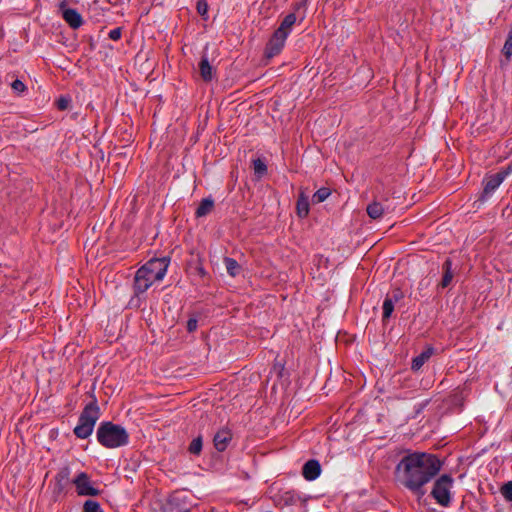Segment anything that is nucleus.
I'll list each match as a JSON object with an SVG mask.
<instances>
[{
    "instance_id": "obj_13",
    "label": "nucleus",
    "mask_w": 512,
    "mask_h": 512,
    "mask_svg": "<svg viewBox=\"0 0 512 512\" xmlns=\"http://www.w3.org/2000/svg\"><path fill=\"white\" fill-rule=\"evenodd\" d=\"M297 215L300 218H305L309 214V198L303 190L299 194L296 204Z\"/></svg>"
},
{
    "instance_id": "obj_16",
    "label": "nucleus",
    "mask_w": 512,
    "mask_h": 512,
    "mask_svg": "<svg viewBox=\"0 0 512 512\" xmlns=\"http://www.w3.org/2000/svg\"><path fill=\"white\" fill-rule=\"evenodd\" d=\"M213 206H214V201L211 198L203 199L200 202V204L196 210V216L204 217V216L208 215L212 211Z\"/></svg>"
},
{
    "instance_id": "obj_10",
    "label": "nucleus",
    "mask_w": 512,
    "mask_h": 512,
    "mask_svg": "<svg viewBox=\"0 0 512 512\" xmlns=\"http://www.w3.org/2000/svg\"><path fill=\"white\" fill-rule=\"evenodd\" d=\"M321 466L317 460L307 461L302 470L303 477L308 481H313L320 476Z\"/></svg>"
},
{
    "instance_id": "obj_5",
    "label": "nucleus",
    "mask_w": 512,
    "mask_h": 512,
    "mask_svg": "<svg viewBox=\"0 0 512 512\" xmlns=\"http://www.w3.org/2000/svg\"><path fill=\"white\" fill-rule=\"evenodd\" d=\"M453 486V478L447 474L440 476L433 485L431 495L436 502L443 506H449L451 502V489Z\"/></svg>"
},
{
    "instance_id": "obj_29",
    "label": "nucleus",
    "mask_w": 512,
    "mask_h": 512,
    "mask_svg": "<svg viewBox=\"0 0 512 512\" xmlns=\"http://www.w3.org/2000/svg\"><path fill=\"white\" fill-rule=\"evenodd\" d=\"M69 104H70V99L69 98H66V97H61L58 101H57V106L60 110H65L69 107Z\"/></svg>"
},
{
    "instance_id": "obj_4",
    "label": "nucleus",
    "mask_w": 512,
    "mask_h": 512,
    "mask_svg": "<svg viewBox=\"0 0 512 512\" xmlns=\"http://www.w3.org/2000/svg\"><path fill=\"white\" fill-rule=\"evenodd\" d=\"M99 419V408L95 404L87 405L79 417V422L74 428V433L78 438L86 439L94 429Z\"/></svg>"
},
{
    "instance_id": "obj_1",
    "label": "nucleus",
    "mask_w": 512,
    "mask_h": 512,
    "mask_svg": "<svg viewBox=\"0 0 512 512\" xmlns=\"http://www.w3.org/2000/svg\"><path fill=\"white\" fill-rule=\"evenodd\" d=\"M439 458L430 453L414 452L404 456L395 468L396 481L411 491L423 496L425 485L441 470Z\"/></svg>"
},
{
    "instance_id": "obj_6",
    "label": "nucleus",
    "mask_w": 512,
    "mask_h": 512,
    "mask_svg": "<svg viewBox=\"0 0 512 512\" xmlns=\"http://www.w3.org/2000/svg\"><path fill=\"white\" fill-rule=\"evenodd\" d=\"M286 39L287 36H285V34L275 31L266 46V56L272 58L279 54L284 47Z\"/></svg>"
},
{
    "instance_id": "obj_32",
    "label": "nucleus",
    "mask_w": 512,
    "mask_h": 512,
    "mask_svg": "<svg viewBox=\"0 0 512 512\" xmlns=\"http://www.w3.org/2000/svg\"><path fill=\"white\" fill-rule=\"evenodd\" d=\"M403 297V294L400 290H396L393 292L392 300L393 303L399 301Z\"/></svg>"
},
{
    "instance_id": "obj_21",
    "label": "nucleus",
    "mask_w": 512,
    "mask_h": 512,
    "mask_svg": "<svg viewBox=\"0 0 512 512\" xmlns=\"http://www.w3.org/2000/svg\"><path fill=\"white\" fill-rule=\"evenodd\" d=\"M394 310V303L391 298H386L383 303V320L389 319Z\"/></svg>"
},
{
    "instance_id": "obj_26",
    "label": "nucleus",
    "mask_w": 512,
    "mask_h": 512,
    "mask_svg": "<svg viewBox=\"0 0 512 512\" xmlns=\"http://www.w3.org/2000/svg\"><path fill=\"white\" fill-rule=\"evenodd\" d=\"M85 512H100V505L96 501L87 500L84 504Z\"/></svg>"
},
{
    "instance_id": "obj_25",
    "label": "nucleus",
    "mask_w": 512,
    "mask_h": 512,
    "mask_svg": "<svg viewBox=\"0 0 512 512\" xmlns=\"http://www.w3.org/2000/svg\"><path fill=\"white\" fill-rule=\"evenodd\" d=\"M503 54L509 58L512 55V30L509 32L503 46Z\"/></svg>"
},
{
    "instance_id": "obj_2",
    "label": "nucleus",
    "mask_w": 512,
    "mask_h": 512,
    "mask_svg": "<svg viewBox=\"0 0 512 512\" xmlns=\"http://www.w3.org/2000/svg\"><path fill=\"white\" fill-rule=\"evenodd\" d=\"M169 259L166 257L149 260L145 265L138 269L135 275V291L137 293L145 292L155 281L164 278Z\"/></svg>"
},
{
    "instance_id": "obj_12",
    "label": "nucleus",
    "mask_w": 512,
    "mask_h": 512,
    "mask_svg": "<svg viewBox=\"0 0 512 512\" xmlns=\"http://www.w3.org/2000/svg\"><path fill=\"white\" fill-rule=\"evenodd\" d=\"M231 440V433L227 430H221L214 436V445L218 451H224Z\"/></svg>"
},
{
    "instance_id": "obj_14",
    "label": "nucleus",
    "mask_w": 512,
    "mask_h": 512,
    "mask_svg": "<svg viewBox=\"0 0 512 512\" xmlns=\"http://www.w3.org/2000/svg\"><path fill=\"white\" fill-rule=\"evenodd\" d=\"M199 70L204 81H211L213 79L214 69L206 56H204L199 63Z\"/></svg>"
},
{
    "instance_id": "obj_9",
    "label": "nucleus",
    "mask_w": 512,
    "mask_h": 512,
    "mask_svg": "<svg viewBox=\"0 0 512 512\" xmlns=\"http://www.w3.org/2000/svg\"><path fill=\"white\" fill-rule=\"evenodd\" d=\"M506 176V173L499 172L494 175L489 176L485 179L484 184V190H483V196L487 197L491 195L503 182L504 178Z\"/></svg>"
},
{
    "instance_id": "obj_27",
    "label": "nucleus",
    "mask_w": 512,
    "mask_h": 512,
    "mask_svg": "<svg viewBox=\"0 0 512 512\" xmlns=\"http://www.w3.org/2000/svg\"><path fill=\"white\" fill-rule=\"evenodd\" d=\"M197 11L202 16H205L207 14L208 5L204 0H199L197 2Z\"/></svg>"
},
{
    "instance_id": "obj_34",
    "label": "nucleus",
    "mask_w": 512,
    "mask_h": 512,
    "mask_svg": "<svg viewBox=\"0 0 512 512\" xmlns=\"http://www.w3.org/2000/svg\"><path fill=\"white\" fill-rule=\"evenodd\" d=\"M199 273H200L201 275H204V274H205V271H204L202 268H200V269H199Z\"/></svg>"
},
{
    "instance_id": "obj_33",
    "label": "nucleus",
    "mask_w": 512,
    "mask_h": 512,
    "mask_svg": "<svg viewBox=\"0 0 512 512\" xmlns=\"http://www.w3.org/2000/svg\"><path fill=\"white\" fill-rule=\"evenodd\" d=\"M182 498H183V497H182V495H181V494H176V495L174 496V500H181Z\"/></svg>"
},
{
    "instance_id": "obj_30",
    "label": "nucleus",
    "mask_w": 512,
    "mask_h": 512,
    "mask_svg": "<svg viewBox=\"0 0 512 512\" xmlns=\"http://www.w3.org/2000/svg\"><path fill=\"white\" fill-rule=\"evenodd\" d=\"M109 38L114 40V41H117L121 38V29L120 28H115L113 30H111L109 32Z\"/></svg>"
},
{
    "instance_id": "obj_7",
    "label": "nucleus",
    "mask_w": 512,
    "mask_h": 512,
    "mask_svg": "<svg viewBox=\"0 0 512 512\" xmlns=\"http://www.w3.org/2000/svg\"><path fill=\"white\" fill-rule=\"evenodd\" d=\"M79 495L95 496L98 490L91 485L89 477L86 473H80L74 480Z\"/></svg>"
},
{
    "instance_id": "obj_28",
    "label": "nucleus",
    "mask_w": 512,
    "mask_h": 512,
    "mask_svg": "<svg viewBox=\"0 0 512 512\" xmlns=\"http://www.w3.org/2000/svg\"><path fill=\"white\" fill-rule=\"evenodd\" d=\"M11 87L17 93L23 92L26 88L24 83L18 79L12 82Z\"/></svg>"
},
{
    "instance_id": "obj_11",
    "label": "nucleus",
    "mask_w": 512,
    "mask_h": 512,
    "mask_svg": "<svg viewBox=\"0 0 512 512\" xmlns=\"http://www.w3.org/2000/svg\"><path fill=\"white\" fill-rule=\"evenodd\" d=\"M62 17L74 29H77L82 25V17L75 9H63Z\"/></svg>"
},
{
    "instance_id": "obj_15",
    "label": "nucleus",
    "mask_w": 512,
    "mask_h": 512,
    "mask_svg": "<svg viewBox=\"0 0 512 512\" xmlns=\"http://www.w3.org/2000/svg\"><path fill=\"white\" fill-rule=\"evenodd\" d=\"M296 22V15L294 13L288 14L280 24L279 28L276 30L277 32H281L288 37L293 25Z\"/></svg>"
},
{
    "instance_id": "obj_18",
    "label": "nucleus",
    "mask_w": 512,
    "mask_h": 512,
    "mask_svg": "<svg viewBox=\"0 0 512 512\" xmlns=\"http://www.w3.org/2000/svg\"><path fill=\"white\" fill-rule=\"evenodd\" d=\"M224 264H225L227 273L232 277L237 276L241 272V266L233 258H229V257L224 258Z\"/></svg>"
},
{
    "instance_id": "obj_8",
    "label": "nucleus",
    "mask_w": 512,
    "mask_h": 512,
    "mask_svg": "<svg viewBox=\"0 0 512 512\" xmlns=\"http://www.w3.org/2000/svg\"><path fill=\"white\" fill-rule=\"evenodd\" d=\"M386 202L387 199L384 201L373 200L366 208L368 216L374 220L380 219L385 212L389 211V206L385 204Z\"/></svg>"
},
{
    "instance_id": "obj_3",
    "label": "nucleus",
    "mask_w": 512,
    "mask_h": 512,
    "mask_svg": "<svg viewBox=\"0 0 512 512\" xmlns=\"http://www.w3.org/2000/svg\"><path fill=\"white\" fill-rule=\"evenodd\" d=\"M128 433L120 425L102 423L97 430V440L106 448H117L128 443Z\"/></svg>"
},
{
    "instance_id": "obj_23",
    "label": "nucleus",
    "mask_w": 512,
    "mask_h": 512,
    "mask_svg": "<svg viewBox=\"0 0 512 512\" xmlns=\"http://www.w3.org/2000/svg\"><path fill=\"white\" fill-rule=\"evenodd\" d=\"M202 449V439L200 437L194 439L189 445V452L198 455Z\"/></svg>"
},
{
    "instance_id": "obj_17",
    "label": "nucleus",
    "mask_w": 512,
    "mask_h": 512,
    "mask_svg": "<svg viewBox=\"0 0 512 512\" xmlns=\"http://www.w3.org/2000/svg\"><path fill=\"white\" fill-rule=\"evenodd\" d=\"M451 267H452V262H451V260L447 259L443 264L444 275H443L442 281L440 283L442 288H446L447 286H449L453 279V272H452Z\"/></svg>"
},
{
    "instance_id": "obj_20",
    "label": "nucleus",
    "mask_w": 512,
    "mask_h": 512,
    "mask_svg": "<svg viewBox=\"0 0 512 512\" xmlns=\"http://www.w3.org/2000/svg\"><path fill=\"white\" fill-rule=\"evenodd\" d=\"M331 194V191L329 188L322 187L318 189L314 195L312 196V202L313 203H321L325 201Z\"/></svg>"
},
{
    "instance_id": "obj_22",
    "label": "nucleus",
    "mask_w": 512,
    "mask_h": 512,
    "mask_svg": "<svg viewBox=\"0 0 512 512\" xmlns=\"http://www.w3.org/2000/svg\"><path fill=\"white\" fill-rule=\"evenodd\" d=\"M253 168L254 172L259 176H263L267 171L266 164L260 159H256L253 161Z\"/></svg>"
},
{
    "instance_id": "obj_24",
    "label": "nucleus",
    "mask_w": 512,
    "mask_h": 512,
    "mask_svg": "<svg viewBox=\"0 0 512 512\" xmlns=\"http://www.w3.org/2000/svg\"><path fill=\"white\" fill-rule=\"evenodd\" d=\"M501 494L505 500L512 502V481L505 483L501 487Z\"/></svg>"
},
{
    "instance_id": "obj_19",
    "label": "nucleus",
    "mask_w": 512,
    "mask_h": 512,
    "mask_svg": "<svg viewBox=\"0 0 512 512\" xmlns=\"http://www.w3.org/2000/svg\"><path fill=\"white\" fill-rule=\"evenodd\" d=\"M432 355V351L430 349L422 352L420 355H418L417 357H415L412 361V370L414 371H418L423 365L424 363L431 357Z\"/></svg>"
},
{
    "instance_id": "obj_31",
    "label": "nucleus",
    "mask_w": 512,
    "mask_h": 512,
    "mask_svg": "<svg viewBox=\"0 0 512 512\" xmlns=\"http://www.w3.org/2000/svg\"><path fill=\"white\" fill-rule=\"evenodd\" d=\"M197 328V320L196 319H189L187 322V329L189 332H193Z\"/></svg>"
}]
</instances>
